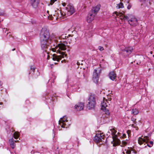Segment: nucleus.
Listing matches in <instances>:
<instances>
[{
  "label": "nucleus",
  "mask_w": 154,
  "mask_h": 154,
  "mask_svg": "<svg viewBox=\"0 0 154 154\" xmlns=\"http://www.w3.org/2000/svg\"><path fill=\"white\" fill-rule=\"evenodd\" d=\"M100 7V5H97L96 7L93 8L90 11L87 18V21L88 23H90L94 20L95 16L99 10Z\"/></svg>",
  "instance_id": "nucleus-1"
},
{
  "label": "nucleus",
  "mask_w": 154,
  "mask_h": 154,
  "mask_svg": "<svg viewBox=\"0 0 154 154\" xmlns=\"http://www.w3.org/2000/svg\"><path fill=\"white\" fill-rule=\"evenodd\" d=\"M122 17L121 18V19L128 20L129 23L131 26H135L138 24L137 20L132 15H128V16L124 15L122 16Z\"/></svg>",
  "instance_id": "nucleus-2"
},
{
  "label": "nucleus",
  "mask_w": 154,
  "mask_h": 154,
  "mask_svg": "<svg viewBox=\"0 0 154 154\" xmlns=\"http://www.w3.org/2000/svg\"><path fill=\"white\" fill-rule=\"evenodd\" d=\"M40 34L41 41H49L50 34L46 29L42 28Z\"/></svg>",
  "instance_id": "nucleus-3"
},
{
  "label": "nucleus",
  "mask_w": 154,
  "mask_h": 154,
  "mask_svg": "<svg viewBox=\"0 0 154 154\" xmlns=\"http://www.w3.org/2000/svg\"><path fill=\"white\" fill-rule=\"evenodd\" d=\"M96 100L94 95H91L88 100L87 107L89 109H93L96 105Z\"/></svg>",
  "instance_id": "nucleus-4"
},
{
  "label": "nucleus",
  "mask_w": 154,
  "mask_h": 154,
  "mask_svg": "<svg viewBox=\"0 0 154 154\" xmlns=\"http://www.w3.org/2000/svg\"><path fill=\"white\" fill-rule=\"evenodd\" d=\"M66 10L67 12L66 14L65 13L63 14L62 13H61V15H63L64 16L66 17L67 16L71 15L75 12V10L73 6L70 5H68L67 7L66 8Z\"/></svg>",
  "instance_id": "nucleus-5"
},
{
  "label": "nucleus",
  "mask_w": 154,
  "mask_h": 154,
  "mask_svg": "<svg viewBox=\"0 0 154 154\" xmlns=\"http://www.w3.org/2000/svg\"><path fill=\"white\" fill-rule=\"evenodd\" d=\"M59 48L57 51L61 54L63 55L64 56H66L67 55L65 54V53L63 52H61L60 50L64 51L66 49V45L63 43L58 44L57 46L56 47V49Z\"/></svg>",
  "instance_id": "nucleus-6"
},
{
  "label": "nucleus",
  "mask_w": 154,
  "mask_h": 154,
  "mask_svg": "<svg viewBox=\"0 0 154 154\" xmlns=\"http://www.w3.org/2000/svg\"><path fill=\"white\" fill-rule=\"evenodd\" d=\"M100 69L99 68L94 69V71L92 78L94 82L96 83H97L98 82L99 75L100 73Z\"/></svg>",
  "instance_id": "nucleus-7"
},
{
  "label": "nucleus",
  "mask_w": 154,
  "mask_h": 154,
  "mask_svg": "<svg viewBox=\"0 0 154 154\" xmlns=\"http://www.w3.org/2000/svg\"><path fill=\"white\" fill-rule=\"evenodd\" d=\"M133 48L132 47L126 48L125 49H122L120 51V53L124 55L125 56H127L131 54Z\"/></svg>",
  "instance_id": "nucleus-8"
},
{
  "label": "nucleus",
  "mask_w": 154,
  "mask_h": 154,
  "mask_svg": "<svg viewBox=\"0 0 154 154\" xmlns=\"http://www.w3.org/2000/svg\"><path fill=\"white\" fill-rule=\"evenodd\" d=\"M110 105V103L107 101V99H106L105 98H103V102L101 103V109L104 110V108L107 107L109 105Z\"/></svg>",
  "instance_id": "nucleus-9"
},
{
  "label": "nucleus",
  "mask_w": 154,
  "mask_h": 154,
  "mask_svg": "<svg viewBox=\"0 0 154 154\" xmlns=\"http://www.w3.org/2000/svg\"><path fill=\"white\" fill-rule=\"evenodd\" d=\"M140 137L138 138V143L140 145L142 144L143 143L145 142L146 143H147L149 140V137L147 136H144L143 138L142 137Z\"/></svg>",
  "instance_id": "nucleus-10"
},
{
  "label": "nucleus",
  "mask_w": 154,
  "mask_h": 154,
  "mask_svg": "<svg viewBox=\"0 0 154 154\" xmlns=\"http://www.w3.org/2000/svg\"><path fill=\"white\" fill-rule=\"evenodd\" d=\"M59 124L63 128H67L69 126L70 124L68 122V120L66 119L65 120H59Z\"/></svg>",
  "instance_id": "nucleus-11"
},
{
  "label": "nucleus",
  "mask_w": 154,
  "mask_h": 154,
  "mask_svg": "<svg viewBox=\"0 0 154 154\" xmlns=\"http://www.w3.org/2000/svg\"><path fill=\"white\" fill-rule=\"evenodd\" d=\"M49 42L41 41V48L43 50H45V52L47 51V50L46 49L48 48V46L49 44Z\"/></svg>",
  "instance_id": "nucleus-12"
},
{
  "label": "nucleus",
  "mask_w": 154,
  "mask_h": 154,
  "mask_svg": "<svg viewBox=\"0 0 154 154\" xmlns=\"http://www.w3.org/2000/svg\"><path fill=\"white\" fill-rule=\"evenodd\" d=\"M113 141L114 142L113 144V146H115L121 144L120 141L117 138V135H115L113 137Z\"/></svg>",
  "instance_id": "nucleus-13"
},
{
  "label": "nucleus",
  "mask_w": 154,
  "mask_h": 154,
  "mask_svg": "<svg viewBox=\"0 0 154 154\" xmlns=\"http://www.w3.org/2000/svg\"><path fill=\"white\" fill-rule=\"evenodd\" d=\"M75 107L77 111H80L84 109V105L83 103H79L75 105Z\"/></svg>",
  "instance_id": "nucleus-14"
},
{
  "label": "nucleus",
  "mask_w": 154,
  "mask_h": 154,
  "mask_svg": "<svg viewBox=\"0 0 154 154\" xmlns=\"http://www.w3.org/2000/svg\"><path fill=\"white\" fill-rule=\"evenodd\" d=\"M52 59L54 60H57V61H59L62 58L64 57L63 55H62L60 56H58L56 54H53L52 55Z\"/></svg>",
  "instance_id": "nucleus-15"
},
{
  "label": "nucleus",
  "mask_w": 154,
  "mask_h": 154,
  "mask_svg": "<svg viewBox=\"0 0 154 154\" xmlns=\"http://www.w3.org/2000/svg\"><path fill=\"white\" fill-rule=\"evenodd\" d=\"M39 0H30V2L31 5L35 8L37 7Z\"/></svg>",
  "instance_id": "nucleus-16"
},
{
  "label": "nucleus",
  "mask_w": 154,
  "mask_h": 154,
  "mask_svg": "<svg viewBox=\"0 0 154 154\" xmlns=\"http://www.w3.org/2000/svg\"><path fill=\"white\" fill-rule=\"evenodd\" d=\"M58 14L56 11H55L54 14H53V16L52 15H49L48 18V19L50 20H57L58 18Z\"/></svg>",
  "instance_id": "nucleus-17"
},
{
  "label": "nucleus",
  "mask_w": 154,
  "mask_h": 154,
  "mask_svg": "<svg viewBox=\"0 0 154 154\" xmlns=\"http://www.w3.org/2000/svg\"><path fill=\"white\" fill-rule=\"evenodd\" d=\"M72 37L74 36L73 35H71L68 32V34H63L59 37L61 39H67V38L70 37V36Z\"/></svg>",
  "instance_id": "nucleus-18"
},
{
  "label": "nucleus",
  "mask_w": 154,
  "mask_h": 154,
  "mask_svg": "<svg viewBox=\"0 0 154 154\" xmlns=\"http://www.w3.org/2000/svg\"><path fill=\"white\" fill-rule=\"evenodd\" d=\"M109 76L110 78L112 80H114L116 77V74L113 71H112L109 73Z\"/></svg>",
  "instance_id": "nucleus-19"
},
{
  "label": "nucleus",
  "mask_w": 154,
  "mask_h": 154,
  "mask_svg": "<svg viewBox=\"0 0 154 154\" xmlns=\"http://www.w3.org/2000/svg\"><path fill=\"white\" fill-rule=\"evenodd\" d=\"M100 134H97L94 137V141L97 142L99 143L102 142L101 139L100 138Z\"/></svg>",
  "instance_id": "nucleus-20"
},
{
  "label": "nucleus",
  "mask_w": 154,
  "mask_h": 154,
  "mask_svg": "<svg viewBox=\"0 0 154 154\" xmlns=\"http://www.w3.org/2000/svg\"><path fill=\"white\" fill-rule=\"evenodd\" d=\"M9 141L11 147L13 149L15 146L14 141L16 142L17 141H14V139L12 138V139L9 140Z\"/></svg>",
  "instance_id": "nucleus-21"
},
{
  "label": "nucleus",
  "mask_w": 154,
  "mask_h": 154,
  "mask_svg": "<svg viewBox=\"0 0 154 154\" xmlns=\"http://www.w3.org/2000/svg\"><path fill=\"white\" fill-rule=\"evenodd\" d=\"M143 59V57H139L137 58V60H135L134 62L136 63L137 64L139 65L140 63H141L140 60H142Z\"/></svg>",
  "instance_id": "nucleus-22"
},
{
  "label": "nucleus",
  "mask_w": 154,
  "mask_h": 154,
  "mask_svg": "<svg viewBox=\"0 0 154 154\" xmlns=\"http://www.w3.org/2000/svg\"><path fill=\"white\" fill-rule=\"evenodd\" d=\"M14 137L15 139H17L19 137V133L17 132H15L14 134Z\"/></svg>",
  "instance_id": "nucleus-23"
},
{
  "label": "nucleus",
  "mask_w": 154,
  "mask_h": 154,
  "mask_svg": "<svg viewBox=\"0 0 154 154\" xmlns=\"http://www.w3.org/2000/svg\"><path fill=\"white\" fill-rule=\"evenodd\" d=\"M123 7V4L122 2H120L119 4H117V6H116V8L118 9L122 8Z\"/></svg>",
  "instance_id": "nucleus-24"
},
{
  "label": "nucleus",
  "mask_w": 154,
  "mask_h": 154,
  "mask_svg": "<svg viewBox=\"0 0 154 154\" xmlns=\"http://www.w3.org/2000/svg\"><path fill=\"white\" fill-rule=\"evenodd\" d=\"M132 113L134 115H137L138 113V111L136 109H133L132 111Z\"/></svg>",
  "instance_id": "nucleus-25"
},
{
  "label": "nucleus",
  "mask_w": 154,
  "mask_h": 154,
  "mask_svg": "<svg viewBox=\"0 0 154 154\" xmlns=\"http://www.w3.org/2000/svg\"><path fill=\"white\" fill-rule=\"evenodd\" d=\"M103 110L105 112V113L107 115H109L110 114V113L108 110V109L107 108H104V110Z\"/></svg>",
  "instance_id": "nucleus-26"
},
{
  "label": "nucleus",
  "mask_w": 154,
  "mask_h": 154,
  "mask_svg": "<svg viewBox=\"0 0 154 154\" xmlns=\"http://www.w3.org/2000/svg\"><path fill=\"white\" fill-rule=\"evenodd\" d=\"M127 143V141H122L121 143L122 145H121L122 146H124L126 145Z\"/></svg>",
  "instance_id": "nucleus-27"
},
{
  "label": "nucleus",
  "mask_w": 154,
  "mask_h": 154,
  "mask_svg": "<svg viewBox=\"0 0 154 154\" xmlns=\"http://www.w3.org/2000/svg\"><path fill=\"white\" fill-rule=\"evenodd\" d=\"M100 134V138L101 139V140L102 142H103V140H104V139L105 138V137L102 134Z\"/></svg>",
  "instance_id": "nucleus-28"
},
{
  "label": "nucleus",
  "mask_w": 154,
  "mask_h": 154,
  "mask_svg": "<svg viewBox=\"0 0 154 154\" xmlns=\"http://www.w3.org/2000/svg\"><path fill=\"white\" fill-rule=\"evenodd\" d=\"M4 14V11L3 10L0 9V16L3 15Z\"/></svg>",
  "instance_id": "nucleus-29"
},
{
  "label": "nucleus",
  "mask_w": 154,
  "mask_h": 154,
  "mask_svg": "<svg viewBox=\"0 0 154 154\" xmlns=\"http://www.w3.org/2000/svg\"><path fill=\"white\" fill-rule=\"evenodd\" d=\"M67 118L66 117V116H65L63 117V118H61L60 119V120H65L66 119L67 120Z\"/></svg>",
  "instance_id": "nucleus-30"
},
{
  "label": "nucleus",
  "mask_w": 154,
  "mask_h": 154,
  "mask_svg": "<svg viewBox=\"0 0 154 154\" xmlns=\"http://www.w3.org/2000/svg\"><path fill=\"white\" fill-rule=\"evenodd\" d=\"M115 13L116 15H119L120 16H121L122 15L121 13H118L117 12H115Z\"/></svg>",
  "instance_id": "nucleus-31"
},
{
  "label": "nucleus",
  "mask_w": 154,
  "mask_h": 154,
  "mask_svg": "<svg viewBox=\"0 0 154 154\" xmlns=\"http://www.w3.org/2000/svg\"><path fill=\"white\" fill-rule=\"evenodd\" d=\"M131 133V131L130 130H128L127 131V133L128 134V136L129 137L130 135V134Z\"/></svg>",
  "instance_id": "nucleus-32"
},
{
  "label": "nucleus",
  "mask_w": 154,
  "mask_h": 154,
  "mask_svg": "<svg viewBox=\"0 0 154 154\" xmlns=\"http://www.w3.org/2000/svg\"><path fill=\"white\" fill-rule=\"evenodd\" d=\"M98 49L100 51H102L104 50L103 47L100 46L98 47Z\"/></svg>",
  "instance_id": "nucleus-33"
},
{
  "label": "nucleus",
  "mask_w": 154,
  "mask_h": 154,
  "mask_svg": "<svg viewBox=\"0 0 154 154\" xmlns=\"http://www.w3.org/2000/svg\"><path fill=\"white\" fill-rule=\"evenodd\" d=\"M57 0H51L50 4L51 5H52L54 2L56 1Z\"/></svg>",
  "instance_id": "nucleus-34"
},
{
  "label": "nucleus",
  "mask_w": 154,
  "mask_h": 154,
  "mask_svg": "<svg viewBox=\"0 0 154 154\" xmlns=\"http://www.w3.org/2000/svg\"><path fill=\"white\" fill-rule=\"evenodd\" d=\"M131 120L132 121H133L134 122V123H136V119H134V118H132L131 119Z\"/></svg>",
  "instance_id": "nucleus-35"
},
{
  "label": "nucleus",
  "mask_w": 154,
  "mask_h": 154,
  "mask_svg": "<svg viewBox=\"0 0 154 154\" xmlns=\"http://www.w3.org/2000/svg\"><path fill=\"white\" fill-rule=\"evenodd\" d=\"M62 4L63 5V6L64 7L66 5V4L65 2L62 3Z\"/></svg>",
  "instance_id": "nucleus-36"
},
{
  "label": "nucleus",
  "mask_w": 154,
  "mask_h": 154,
  "mask_svg": "<svg viewBox=\"0 0 154 154\" xmlns=\"http://www.w3.org/2000/svg\"><path fill=\"white\" fill-rule=\"evenodd\" d=\"M149 143L150 145H151L152 146L153 145V142L152 141H151Z\"/></svg>",
  "instance_id": "nucleus-37"
},
{
  "label": "nucleus",
  "mask_w": 154,
  "mask_h": 154,
  "mask_svg": "<svg viewBox=\"0 0 154 154\" xmlns=\"http://www.w3.org/2000/svg\"><path fill=\"white\" fill-rule=\"evenodd\" d=\"M73 37H72L71 36L70 37H69V38H68L69 39H70V41H72V39H73Z\"/></svg>",
  "instance_id": "nucleus-38"
},
{
  "label": "nucleus",
  "mask_w": 154,
  "mask_h": 154,
  "mask_svg": "<svg viewBox=\"0 0 154 154\" xmlns=\"http://www.w3.org/2000/svg\"><path fill=\"white\" fill-rule=\"evenodd\" d=\"M47 59L49 60V56L48 55V53L47 52Z\"/></svg>",
  "instance_id": "nucleus-39"
},
{
  "label": "nucleus",
  "mask_w": 154,
  "mask_h": 154,
  "mask_svg": "<svg viewBox=\"0 0 154 154\" xmlns=\"http://www.w3.org/2000/svg\"><path fill=\"white\" fill-rule=\"evenodd\" d=\"M31 70H32L33 71H34V70L35 69V68H31L30 69Z\"/></svg>",
  "instance_id": "nucleus-40"
},
{
  "label": "nucleus",
  "mask_w": 154,
  "mask_h": 154,
  "mask_svg": "<svg viewBox=\"0 0 154 154\" xmlns=\"http://www.w3.org/2000/svg\"><path fill=\"white\" fill-rule=\"evenodd\" d=\"M7 30V28H4L3 29V31H5V32H6V31Z\"/></svg>",
  "instance_id": "nucleus-41"
},
{
  "label": "nucleus",
  "mask_w": 154,
  "mask_h": 154,
  "mask_svg": "<svg viewBox=\"0 0 154 154\" xmlns=\"http://www.w3.org/2000/svg\"><path fill=\"white\" fill-rule=\"evenodd\" d=\"M147 146H149V147H151L152 146L151 145H150L149 144H147Z\"/></svg>",
  "instance_id": "nucleus-42"
},
{
  "label": "nucleus",
  "mask_w": 154,
  "mask_h": 154,
  "mask_svg": "<svg viewBox=\"0 0 154 154\" xmlns=\"http://www.w3.org/2000/svg\"><path fill=\"white\" fill-rule=\"evenodd\" d=\"M123 137H125L126 136V135L125 134H123Z\"/></svg>",
  "instance_id": "nucleus-43"
},
{
  "label": "nucleus",
  "mask_w": 154,
  "mask_h": 154,
  "mask_svg": "<svg viewBox=\"0 0 154 154\" xmlns=\"http://www.w3.org/2000/svg\"><path fill=\"white\" fill-rule=\"evenodd\" d=\"M123 153L124 154H125V153H126V151L125 150V151H123Z\"/></svg>",
  "instance_id": "nucleus-44"
},
{
  "label": "nucleus",
  "mask_w": 154,
  "mask_h": 154,
  "mask_svg": "<svg viewBox=\"0 0 154 154\" xmlns=\"http://www.w3.org/2000/svg\"><path fill=\"white\" fill-rule=\"evenodd\" d=\"M2 104H3V103L2 102L0 103V105H2Z\"/></svg>",
  "instance_id": "nucleus-45"
},
{
  "label": "nucleus",
  "mask_w": 154,
  "mask_h": 154,
  "mask_svg": "<svg viewBox=\"0 0 154 154\" xmlns=\"http://www.w3.org/2000/svg\"><path fill=\"white\" fill-rule=\"evenodd\" d=\"M15 50V48H14V49H13L12 50V51H14V50Z\"/></svg>",
  "instance_id": "nucleus-46"
},
{
  "label": "nucleus",
  "mask_w": 154,
  "mask_h": 154,
  "mask_svg": "<svg viewBox=\"0 0 154 154\" xmlns=\"http://www.w3.org/2000/svg\"><path fill=\"white\" fill-rule=\"evenodd\" d=\"M8 34H9V33H8V32H7V35H8Z\"/></svg>",
  "instance_id": "nucleus-47"
},
{
  "label": "nucleus",
  "mask_w": 154,
  "mask_h": 154,
  "mask_svg": "<svg viewBox=\"0 0 154 154\" xmlns=\"http://www.w3.org/2000/svg\"><path fill=\"white\" fill-rule=\"evenodd\" d=\"M48 12H48V11H47V12H48Z\"/></svg>",
  "instance_id": "nucleus-48"
},
{
  "label": "nucleus",
  "mask_w": 154,
  "mask_h": 154,
  "mask_svg": "<svg viewBox=\"0 0 154 154\" xmlns=\"http://www.w3.org/2000/svg\"><path fill=\"white\" fill-rule=\"evenodd\" d=\"M153 57H154V55L153 56Z\"/></svg>",
  "instance_id": "nucleus-49"
},
{
  "label": "nucleus",
  "mask_w": 154,
  "mask_h": 154,
  "mask_svg": "<svg viewBox=\"0 0 154 154\" xmlns=\"http://www.w3.org/2000/svg\"><path fill=\"white\" fill-rule=\"evenodd\" d=\"M128 8L129 9V7H128Z\"/></svg>",
  "instance_id": "nucleus-50"
},
{
  "label": "nucleus",
  "mask_w": 154,
  "mask_h": 154,
  "mask_svg": "<svg viewBox=\"0 0 154 154\" xmlns=\"http://www.w3.org/2000/svg\"><path fill=\"white\" fill-rule=\"evenodd\" d=\"M128 8L129 9V7H128Z\"/></svg>",
  "instance_id": "nucleus-51"
}]
</instances>
